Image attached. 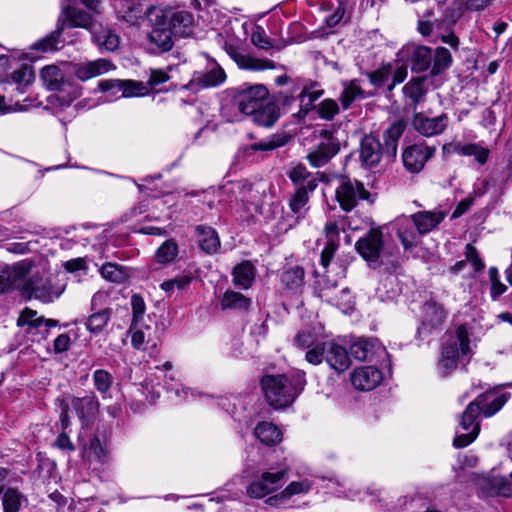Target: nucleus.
Returning a JSON list of instances; mask_svg holds the SVG:
<instances>
[{"mask_svg":"<svg viewBox=\"0 0 512 512\" xmlns=\"http://www.w3.org/2000/svg\"><path fill=\"white\" fill-rule=\"evenodd\" d=\"M447 9L442 19H431L435 8H440L436 0L419 1L416 12L418 19V31L424 37L440 38L442 42L448 44L453 49H457L459 39L450 31L451 26L461 16V4L456 7L450 6L455 4V0H446Z\"/></svg>","mask_w":512,"mask_h":512,"instance_id":"obj_1","label":"nucleus"},{"mask_svg":"<svg viewBox=\"0 0 512 512\" xmlns=\"http://www.w3.org/2000/svg\"><path fill=\"white\" fill-rule=\"evenodd\" d=\"M507 399L506 394L495 396L493 393L487 392L470 402L456 430L454 446L456 448H464L471 444L477 438L480 431V425L477 421L480 412L485 417H491L503 407Z\"/></svg>","mask_w":512,"mask_h":512,"instance_id":"obj_2","label":"nucleus"},{"mask_svg":"<svg viewBox=\"0 0 512 512\" xmlns=\"http://www.w3.org/2000/svg\"><path fill=\"white\" fill-rule=\"evenodd\" d=\"M305 385L304 371H296L291 375H266L261 380L265 398L275 409L290 406Z\"/></svg>","mask_w":512,"mask_h":512,"instance_id":"obj_3","label":"nucleus"},{"mask_svg":"<svg viewBox=\"0 0 512 512\" xmlns=\"http://www.w3.org/2000/svg\"><path fill=\"white\" fill-rule=\"evenodd\" d=\"M472 355L466 326L460 325L455 330L446 332L438 362L439 373L442 376L451 374L459 365H467Z\"/></svg>","mask_w":512,"mask_h":512,"instance_id":"obj_4","label":"nucleus"},{"mask_svg":"<svg viewBox=\"0 0 512 512\" xmlns=\"http://www.w3.org/2000/svg\"><path fill=\"white\" fill-rule=\"evenodd\" d=\"M64 287L56 285L54 277L44 267L32 264L31 272L25 278L21 293L43 303L53 302L63 293Z\"/></svg>","mask_w":512,"mask_h":512,"instance_id":"obj_5","label":"nucleus"},{"mask_svg":"<svg viewBox=\"0 0 512 512\" xmlns=\"http://www.w3.org/2000/svg\"><path fill=\"white\" fill-rule=\"evenodd\" d=\"M411 68L415 72H424L431 68L432 75H438L447 70L452 63L448 49L438 47L435 51L423 45L407 47Z\"/></svg>","mask_w":512,"mask_h":512,"instance_id":"obj_6","label":"nucleus"},{"mask_svg":"<svg viewBox=\"0 0 512 512\" xmlns=\"http://www.w3.org/2000/svg\"><path fill=\"white\" fill-rule=\"evenodd\" d=\"M43 85L51 91L63 94L67 102H71L80 96L79 86L60 67L56 65L45 66L40 73Z\"/></svg>","mask_w":512,"mask_h":512,"instance_id":"obj_7","label":"nucleus"},{"mask_svg":"<svg viewBox=\"0 0 512 512\" xmlns=\"http://www.w3.org/2000/svg\"><path fill=\"white\" fill-rule=\"evenodd\" d=\"M17 325L20 331L25 333L31 342H40L46 339L49 329L56 327L58 321L54 319H45L38 315L37 311L25 308L20 313Z\"/></svg>","mask_w":512,"mask_h":512,"instance_id":"obj_8","label":"nucleus"},{"mask_svg":"<svg viewBox=\"0 0 512 512\" xmlns=\"http://www.w3.org/2000/svg\"><path fill=\"white\" fill-rule=\"evenodd\" d=\"M268 96L269 92L264 85L243 84L236 89L234 101L242 114L251 116L267 100Z\"/></svg>","mask_w":512,"mask_h":512,"instance_id":"obj_9","label":"nucleus"},{"mask_svg":"<svg viewBox=\"0 0 512 512\" xmlns=\"http://www.w3.org/2000/svg\"><path fill=\"white\" fill-rule=\"evenodd\" d=\"M335 197L341 209L346 212L353 210L360 200H368L370 203L374 201L361 182L349 178L341 180L336 188Z\"/></svg>","mask_w":512,"mask_h":512,"instance_id":"obj_10","label":"nucleus"},{"mask_svg":"<svg viewBox=\"0 0 512 512\" xmlns=\"http://www.w3.org/2000/svg\"><path fill=\"white\" fill-rule=\"evenodd\" d=\"M231 190L238 192L239 200L243 203L250 216L261 213L262 202L266 191V187L263 183L252 184L248 180H242L234 183Z\"/></svg>","mask_w":512,"mask_h":512,"instance_id":"obj_11","label":"nucleus"},{"mask_svg":"<svg viewBox=\"0 0 512 512\" xmlns=\"http://www.w3.org/2000/svg\"><path fill=\"white\" fill-rule=\"evenodd\" d=\"M351 355L359 361H374L378 364L387 362L389 354L383 344L375 338H359L350 347Z\"/></svg>","mask_w":512,"mask_h":512,"instance_id":"obj_12","label":"nucleus"},{"mask_svg":"<svg viewBox=\"0 0 512 512\" xmlns=\"http://www.w3.org/2000/svg\"><path fill=\"white\" fill-rule=\"evenodd\" d=\"M31 268L32 262L29 260H22L13 265L0 264V294L12 289L21 291Z\"/></svg>","mask_w":512,"mask_h":512,"instance_id":"obj_13","label":"nucleus"},{"mask_svg":"<svg viewBox=\"0 0 512 512\" xmlns=\"http://www.w3.org/2000/svg\"><path fill=\"white\" fill-rule=\"evenodd\" d=\"M223 48L241 69L261 71L275 69L276 67L275 63L269 59H261L244 54L241 51L240 40L225 41Z\"/></svg>","mask_w":512,"mask_h":512,"instance_id":"obj_14","label":"nucleus"},{"mask_svg":"<svg viewBox=\"0 0 512 512\" xmlns=\"http://www.w3.org/2000/svg\"><path fill=\"white\" fill-rule=\"evenodd\" d=\"M99 89L111 98L138 97L148 93V89L143 83L132 80H103L99 82Z\"/></svg>","mask_w":512,"mask_h":512,"instance_id":"obj_15","label":"nucleus"},{"mask_svg":"<svg viewBox=\"0 0 512 512\" xmlns=\"http://www.w3.org/2000/svg\"><path fill=\"white\" fill-rule=\"evenodd\" d=\"M150 21L153 22V28L149 33V42L153 45L152 51L154 53L169 51L173 46L172 36L174 33L166 22L162 21L156 9L151 11Z\"/></svg>","mask_w":512,"mask_h":512,"instance_id":"obj_16","label":"nucleus"},{"mask_svg":"<svg viewBox=\"0 0 512 512\" xmlns=\"http://www.w3.org/2000/svg\"><path fill=\"white\" fill-rule=\"evenodd\" d=\"M162 21L172 30L174 35L187 36L194 22L192 13L178 8L166 7L156 9Z\"/></svg>","mask_w":512,"mask_h":512,"instance_id":"obj_17","label":"nucleus"},{"mask_svg":"<svg viewBox=\"0 0 512 512\" xmlns=\"http://www.w3.org/2000/svg\"><path fill=\"white\" fill-rule=\"evenodd\" d=\"M287 469L277 472H264L247 487V494L252 498H263L277 491L283 484Z\"/></svg>","mask_w":512,"mask_h":512,"instance_id":"obj_18","label":"nucleus"},{"mask_svg":"<svg viewBox=\"0 0 512 512\" xmlns=\"http://www.w3.org/2000/svg\"><path fill=\"white\" fill-rule=\"evenodd\" d=\"M435 152L436 148L434 146L426 144L411 145L402 154L403 164L411 173H418L424 168L426 162L434 156Z\"/></svg>","mask_w":512,"mask_h":512,"instance_id":"obj_19","label":"nucleus"},{"mask_svg":"<svg viewBox=\"0 0 512 512\" xmlns=\"http://www.w3.org/2000/svg\"><path fill=\"white\" fill-rule=\"evenodd\" d=\"M355 248L357 252L370 264L377 263L383 248L382 231L380 228H372L360 238Z\"/></svg>","mask_w":512,"mask_h":512,"instance_id":"obj_20","label":"nucleus"},{"mask_svg":"<svg viewBox=\"0 0 512 512\" xmlns=\"http://www.w3.org/2000/svg\"><path fill=\"white\" fill-rule=\"evenodd\" d=\"M447 318V311L442 304L430 300L422 307L421 326L418 329L420 334L430 333L441 328Z\"/></svg>","mask_w":512,"mask_h":512,"instance_id":"obj_21","label":"nucleus"},{"mask_svg":"<svg viewBox=\"0 0 512 512\" xmlns=\"http://www.w3.org/2000/svg\"><path fill=\"white\" fill-rule=\"evenodd\" d=\"M392 231H395L403 247L408 250L418 245L420 233L416 229L412 215L399 216L389 224Z\"/></svg>","mask_w":512,"mask_h":512,"instance_id":"obj_22","label":"nucleus"},{"mask_svg":"<svg viewBox=\"0 0 512 512\" xmlns=\"http://www.w3.org/2000/svg\"><path fill=\"white\" fill-rule=\"evenodd\" d=\"M448 121L449 118L444 113L436 117H428L417 112L413 115L412 125L419 134L432 137L441 134L447 128Z\"/></svg>","mask_w":512,"mask_h":512,"instance_id":"obj_23","label":"nucleus"},{"mask_svg":"<svg viewBox=\"0 0 512 512\" xmlns=\"http://www.w3.org/2000/svg\"><path fill=\"white\" fill-rule=\"evenodd\" d=\"M350 378L356 389L370 391L382 382L383 375L375 366H363L355 369Z\"/></svg>","mask_w":512,"mask_h":512,"instance_id":"obj_24","label":"nucleus"},{"mask_svg":"<svg viewBox=\"0 0 512 512\" xmlns=\"http://www.w3.org/2000/svg\"><path fill=\"white\" fill-rule=\"evenodd\" d=\"M115 69V65L107 59L99 58L74 65L73 72L81 81H87Z\"/></svg>","mask_w":512,"mask_h":512,"instance_id":"obj_25","label":"nucleus"},{"mask_svg":"<svg viewBox=\"0 0 512 512\" xmlns=\"http://www.w3.org/2000/svg\"><path fill=\"white\" fill-rule=\"evenodd\" d=\"M443 153L448 155L457 153L462 156L474 157L480 164L484 165L489 157V149L476 143L461 144L459 142H452L443 146Z\"/></svg>","mask_w":512,"mask_h":512,"instance_id":"obj_26","label":"nucleus"},{"mask_svg":"<svg viewBox=\"0 0 512 512\" xmlns=\"http://www.w3.org/2000/svg\"><path fill=\"white\" fill-rule=\"evenodd\" d=\"M324 351L325 361L338 373L344 372L350 367L351 360L347 350L343 346L335 342H325Z\"/></svg>","mask_w":512,"mask_h":512,"instance_id":"obj_27","label":"nucleus"},{"mask_svg":"<svg viewBox=\"0 0 512 512\" xmlns=\"http://www.w3.org/2000/svg\"><path fill=\"white\" fill-rule=\"evenodd\" d=\"M338 151L339 142L333 137H326L307 158L313 167L319 168L327 164Z\"/></svg>","mask_w":512,"mask_h":512,"instance_id":"obj_28","label":"nucleus"},{"mask_svg":"<svg viewBox=\"0 0 512 512\" xmlns=\"http://www.w3.org/2000/svg\"><path fill=\"white\" fill-rule=\"evenodd\" d=\"M315 484V478L311 474H305L298 480L290 482L280 494L268 499L270 505H276L279 500L288 499L295 495L309 493Z\"/></svg>","mask_w":512,"mask_h":512,"instance_id":"obj_29","label":"nucleus"},{"mask_svg":"<svg viewBox=\"0 0 512 512\" xmlns=\"http://www.w3.org/2000/svg\"><path fill=\"white\" fill-rule=\"evenodd\" d=\"M158 370L165 371V388L167 391L173 393L177 401H185L189 399H194L198 396L194 390L183 386L180 383L176 382V378L174 373L171 372L173 365L170 361H166L161 367H156Z\"/></svg>","mask_w":512,"mask_h":512,"instance_id":"obj_30","label":"nucleus"},{"mask_svg":"<svg viewBox=\"0 0 512 512\" xmlns=\"http://www.w3.org/2000/svg\"><path fill=\"white\" fill-rule=\"evenodd\" d=\"M420 235L432 232L446 217L442 210L419 211L412 215Z\"/></svg>","mask_w":512,"mask_h":512,"instance_id":"obj_31","label":"nucleus"},{"mask_svg":"<svg viewBox=\"0 0 512 512\" xmlns=\"http://www.w3.org/2000/svg\"><path fill=\"white\" fill-rule=\"evenodd\" d=\"M481 487L489 495L512 496V472L507 476L490 475L483 479Z\"/></svg>","mask_w":512,"mask_h":512,"instance_id":"obj_32","label":"nucleus"},{"mask_svg":"<svg viewBox=\"0 0 512 512\" xmlns=\"http://www.w3.org/2000/svg\"><path fill=\"white\" fill-rule=\"evenodd\" d=\"M128 334L131 336V344L136 350H146L149 344L153 348L156 347L152 337L153 329L143 322H132Z\"/></svg>","mask_w":512,"mask_h":512,"instance_id":"obj_33","label":"nucleus"},{"mask_svg":"<svg viewBox=\"0 0 512 512\" xmlns=\"http://www.w3.org/2000/svg\"><path fill=\"white\" fill-rule=\"evenodd\" d=\"M70 404L82 421L93 419L99 411V401L94 394L84 397H73Z\"/></svg>","mask_w":512,"mask_h":512,"instance_id":"obj_34","label":"nucleus"},{"mask_svg":"<svg viewBox=\"0 0 512 512\" xmlns=\"http://www.w3.org/2000/svg\"><path fill=\"white\" fill-rule=\"evenodd\" d=\"M381 144L373 136H365L361 141L360 159L368 167L377 165L381 159Z\"/></svg>","mask_w":512,"mask_h":512,"instance_id":"obj_35","label":"nucleus"},{"mask_svg":"<svg viewBox=\"0 0 512 512\" xmlns=\"http://www.w3.org/2000/svg\"><path fill=\"white\" fill-rule=\"evenodd\" d=\"M255 437L266 446L278 445L283 439L282 430L272 422L263 421L254 429Z\"/></svg>","mask_w":512,"mask_h":512,"instance_id":"obj_36","label":"nucleus"},{"mask_svg":"<svg viewBox=\"0 0 512 512\" xmlns=\"http://www.w3.org/2000/svg\"><path fill=\"white\" fill-rule=\"evenodd\" d=\"M93 41L96 45L107 51H114L119 46V37L110 28L101 25L90 27Z\"/></svg>","mask_w":512,"mask_h":512,"instance_id":"obj_37","label":"nucleus"},{"mask_svg":"<svg viewBox=\"0 0 512 512\" xmlns=\"http://www.w3.org/2000/svg\"><path fill=\"white\" fill-rule=\"evenodd\" d=\"M279 116L280 111L278 105L268 98L255 113L251 114L253 122L264 127L274 125Z\"/></svg>","mask_w":512,"mask_h":512,"instance_id":"obj_38","label":"nucleus"},{"mask_svg":"<svg viewBox=\"0 0 512 512\" xmlns=\"http://www.w3.org/2000/svg\"><path fill=\"white\" fill-rule=\"evenodd\" d=\"M195 230L198 244L205 253L214 254L219 250L220 239L215 229L199 225Z\"/></svg>","mask_w":512,"mask_h":512,"instance_id":"obj_39","label":"nucleus"},{"mask_svg":"<svg viewBox=\"0 0 512 512\" xmlns=\"http://www.w3.org/2000/svg\"><path fill=\"white\" fill-rule=\"evenodd\" d=\"M288 176L293 184L298 187L297 189L314 191L318 186L316 177L302 164L292 167Z\"/></svg>","mask_w":512,"mask_h":512,"instance_id":"obj_40","label":"nucleus"},{"mask_svg":"<svg viewBox=\"0 0 512 512\" xmlns=\"http://www.w3.org/2000/svg\"><path fill=\"white\" fill-rule=\"evenodd\" d=\"M226 79L224 70L214 63L209 71L196 73L191 81V86L198 84L202 88L214 87L222 84Z\"/></svg>","mask_w":512,"mask_h":512,"instance_id":"obj_41","label":"nucleus"},{"mask_svg":"<svg viewBox=\"0 0 512 512\" xmlns=\"http://www.w3.org/2000/svg\"><path fill=\"white\" fill-rule=\"evenodd\" d=\"M426 93L427 87L425 77L412 78L403 87V94L405 98L409 99L412 102V104L414 105V109H416V106L419 103L424 101Z\"/></svg>","mask_w":512,"mask_h":512,"instance_id":"obj_42","label":"nucleus"},{"mask_svg":"<svg viewBox=\"0 0 512 512\" xmlns=\"http://www.w3.org/2000/svg\"><path fill=\"white\" fill-rule=\"evenodd\" d=\"M232 276L235 286L248 289L252 286L255 279L254 266L250 262L244 261L234 267Z\"/></svg>","mask_w":512,"mask_h":512,"instance_id":"obj_43","label":"nucleus"},{"mask_svg":"<svg viewBox=\"0 0 512 512\" xmlns=\"http://www.w3.org/2000/svg\"><path fill=\"white\" fill-rule=\"evenodd\" d=\"M291 139V136L286 132L275 133L270 135L259 142L253 143L249 146L251 151H272L277 148L285 146Z\"/></svg>","mask_w":512,"mask_h":512,"instance_id":"obj_44","label":"nucleus"},{"mask_svg":"<svg viewBox=\"0 0 512 512\" xmlns=\"http://www.w3.org/2000/svg\"><path fill=\"white\" fill-rule=\"evenodd\" d=\"M112 316V309L104 308L92 313L86 320L85 326L93 335H99L108 325Z\"/></svg>","mask_w":512,"mask_h":512,"instance_id":"obj_45","label":"nucleus"},{"mask_svg":"<svg viewBox=\"0 0 512 512\" xmlns=\"http://www.w3.org/2000/svg\"><path fill=\"white\" fill-rule=\"evenodd\" d=\"M251 303L252 301L250 298L232 290L226 291L220 301L222 309H234L241 311L248 310Z\"/></svg>","mask_w":512,"mask_h":512,"instance_id":"obj_46","label":"nucleus"},{"mask_svg":"<svg viewBox=\"0 0 512 512\" xmlns=\"http://www.w3.org/2000/svg\"><path fill=\"white\" fill-rule=\"evenodd\" d=\"M103 278L115 283H123L130 276V269L126 266L107 262L100 268Z\"/></svg>","mask_w":512,"mask_h":512,"instance_id":"obj_47","label":"nucleus"},{"mask_svg":"<svg viewBox=\"0 0 512 512\" xmlns=\"http://www.w3.org/2000/svg\"><path fill=\"white\" fill-rule=\"evenodd\" d=\"M405 130V123L401 120L394 122L383 135L385 149L389 155L395 156L397 142Z\"/></svg>","mask_w":512,"mask_h":512,"instance_id":"obj_48","label":"nucleus"},{"mask_svg":"<svg viewBox=\"0 0 512 512\" xmlns=\"http://www.w3.org/2000/svg\"><path fill=\"white\" fill-rule=\"evenodd\" d=\"M466 259L460 260L455 265H453L450 268V271L454 274H457L464 270L467 263L469 262L472 266L475 272L481 271L484 268V263L481 260V258L478 255V252L475 247H473L471 244H468L466 246Z\"/></svg>","mask_w":512,"mask_h":512,"instance_id":"obj_49","label":"nucleus"},{"mask_svg":"<svg viewBox=\"0 0 512 512\" xmlns=\"http://www.w3.org/2000/svg\"><path fill=\"white\" fill-rule=\"evenodd\" d=\"M63 31V25H58L57 29L44 38L38 40L32 45V49L41 52H53L59 49L61 41L60 35Z\"/></svg>","mask_w":512,"mask_h":512,"instance_id":"obj_50","label":"nucleus"},{"mask_svg":"<svg viewBox=\"0 0 512 512\" xmlns=\"http://www.w3.org/2000/svg\"><path fill=\"white\" fill-rule=\"evenodd\" d=\"M362 97L363 91L357 80L345 82L340 96L342 108L348 109L355 100Z\"/></svg>","mask_w":512,"mask_h":512,"instance_id":"obj_51","label":"nucleus"},{"mask_svg":"<svg viewBox=\"0 0 512 512\" xmlns=\"http://www.w3.org/2000/svg\"><path fill=\"white\" fill-rule=\"evenodd\" d=\"M64 19L62 20L60 25H63V28L65 25L69 27H87L90 18L87 14L84 12L78 11L75 8L72 7H66L63 10Z\"/></svg>","mask_w":512,"mask_h":512,"instance_id":"obj_52","label":"nucleus"},{"mask_svg":"<svg viewBox=\"0 0 512 512\" xmlns=\"http://www.w3.org/2000/svg\"><path fill=\"white\" fill-rule=\"evenodd\" d=\"M281 280L290 290L297 291L304 283V269L300 266H294L283 272Z\"/></svg>","mask_w":512,"mask_h":512,"instance_id":"obj_53","label":"nucleus"},{"mask_svg":"<svg viewBox=\"0 0 512 512\" xmlns=\"http://www.w3.org/2000/svg\"><path fill=\"white\" fill-rule=\"evenodd\" d=\"M2 500L4 512H19L26 502V498L13 488L5 491Z\"/></svg>","mask_w":512,"mask_h":512,"instance_id":"obj_54","label":"nucleus"},{"mask_svg":"<svg viewBox=\"0 0 512 512\" xmlns=\"http://www.w3.org/2000/svg\"><path fill=\"white\" fill-rule=\"evenodd\" d=\"M93 382L95 388L104 399L110 397L108 393L113 383V378L109 372L103 369L96 370L93 373Z\"/></svg>","mask_w":512,"mask_h":512,"instance_id":"obj_55","label":"nucleus"},{"mask_svg":"<svg viewBox=\"0 0 512 512\" xmlns=\"http://www.w3.org/2000/svg\"><path fill=\"white\" fill-rule=\"evenodd\" d=\"M310 190L297 189L294 196L290 199L289 206L298 217L304 216L307 211Z\"/></svg>","mask_w":512,"mask_h":512,"instance_id":"obj_56","label":"nucleus"},{"mask_svg":"<svg viewBox=\"0 0 512 512\" xmlns=\"http://www.w3.org/2000/svg\"><path fill=\"white\" fill-rule=\"evenodd\" d=\"M178 254V246L172 241H165L156 251L155 258L157 262L166 264L172 262Z\"/></svg>","mask_w":512,"mask_h":512,"instance_id":"obj_57","label":"nucleus"},{"mask_svg":"<svg viewBox=\"0 0 512 512\" xmlns=\"http://www.w3.org/2000/svg\"><path fill=\"white\" fill-rule=\"evenodd\" d=\"M488 276L490 281V294L493 300H497L503 295L507 286L500 281L499 271L496 267H490L488 270Z\"/></svg>","mask_w":512,"mask_h":512,"instance_id":"obj_58","label":"nucleus"},{"mask_svg":"<svg viewBox=\"0 0 512 512\" xmlns=\"http://www.w3.org/2000/svg\"><path fill=\"white\" fill-rule=\"evenodd\" d=\"M33 77V71L27 65H22L11 74V80L20 92H23V88L31 83Z\"/></svg>","mask_w":512,"mask_h":512,"instance_id":"obj_59","label":"nucleus"},{"mask_svg":"<svg viewBox=\"0 0 512 512\" xmlns=\"http://www.w3.org/2000/svg\"><path fill=\"white\" fill-rule=\"evenodd\" d=\"M346 221L344 218L337 220H329L324 228L325 237L327 242L333 241L339 244V234L345 231Z\"/></svg>","mask_w":512,"mask_h":512,"instance_id":"obj_60","label":"nucleus"},{"mask_svg":"<svg viewBox=\"0 0 512 512\" xmlns=\"http://www.w3.org/2000/svg\"><path fill=\"white\" fill-rule=\"evenodd\" d=\"M338 103L333 99H325L318 106V114L321 118L331 120L338 114Z\"/></svg>","mask_w":512,"mask_h":512,"instance_id":"obj_61","label":"nucleus"},{"mask_svg":"<svg viewBox=\"0 0 512 512\" xmlns=\"http://www.w3.org/2000/svg\"><path fill=\"white\" fill-rule=\"evenodd\" d=\"M131 307L133 314L132 322H143V316L146 311L144 299L140 295L134 294L131 297Z\"/></svg>","mask_w":512,"mask_h":512,"instance_id":"obj_62","label":"nucleus"},{"mask_svg":"<svg viewBox=\"0 0 512 512\" xmlns=\"http://www.w3.org/2000/svg\"><path fill=\"white\" fill-rule=\"evenodd\" d=\"M190 282H191V277H189L187 275H181V276H177V277H175L173 279L164 281L161 284V288L165 292H171L175 288H177V289H184L185 287H187L190 284Z\"/></svg>","mask_w":512,"mask_h":512,"instance_id":"obj_63","label":"nucleus"},{"mask_svg":"<svg viewBox=\"0 0 512 512\" xmlns=\"http://www.w3.org/2000/svg\"><path fill=\"white\" fill-rule=\"evenodd\" d=\"M323 359H325L324 343L308 348L305 354V360L313 365L320 364Z\"/></svg>","mask_w":512,"mask_h":512,"instance_id":"obj_64","label":"nucleus"}]
</instances>
